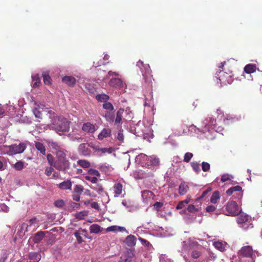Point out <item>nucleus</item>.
I'll return each instance as SVG.
<instances>
[{"label": "nucleus", "mask_w": 262, "mask_h": 262, "mask_svg": "<svg viewBox=\"0 0 262 262\" xmlns=\"http://www.w3.org/2000/svg\"><path fill=\"white\" fill-rule=\"evenodd\" d=\"M50 165V167L46 168L45 173L47 176L50 177L51 178L56 179L59 176V173L58 171H55L54 168Z\"/></svg>", "instance_id": "nucleus-12"}, {"label": "nucleus", "mask_w": 262, "mask_h": 262, "mask_svg": "<svg viewBox=\"0 0 262 262\" xmlns=\"http://www.w3.org/2000/svg\"><path fill=\"white\" fill-rule=\"evenodd\" d=\"M29 257L31 262H38L41 258V255L37 252H30L29 254Z\"/></svg>", "instance_id": "nucleus-21"}, {"label": "nucleus", "mask_w": 262, "mask_h": 262, "mask_svg": "<svg viewBox=\"0 0 262 262\" xmlns=\"http://www.w3.org/2000/svg\"><path fill=\"white\" fill-rule=\"evenodd\" d=\"M32 81L33 82L32 84L33 88H37L39 86L40 83V79L38 74H36L32 77Z\"/></svg>", "instance_id": "nucleus-31"}, {"label": "nucleus", "mask_w": 262, "mask_h": 262, "mask_svg": "<svg viewBox=\"0 0 262 262\" xmlns=\"http://www.w3.org/2000/svg\"><path fill=\"white\" fill-rule=\"evenodd\" d=\"M97 100L100 102H106L109 99V96L106 94H99L96 96Z\"/></svg>", "instance_id": "nucleus-35"}, {"label": "nucleus", "mask_w": 262, "mask_h": 262, "mask_svg": "<svg viewBox=\"0 0 262 262\" xmlns=\"http://www.w3.org/2000/svg\"><path fill=\"white\" fill-rule=\"evenodd\" d=\"M124 113V110L122 108H120L116 113V118L115 120H114L115 123L116 125H119L121 124L122 118V115Z\"/></svg>", "instance_id": "nucleus-23"}, {"label": "nucleus", "mask_w": 262, "mask_h": 262, "mask_svg": "<svg viewBox=\"0 0 262 262\" xmlns=\"http://www.w3.org/2000/svg\"><path fill=\"white\" fill-rule=\"evenodd\" d=\"M72 183L70 181H64L58 184V187L61 189H71Z\"/></svg>", "instance_id": "nucleus-25"}, {"label": "nucleus", "mask_w": 262, "mask_h": 262, "mask_svg": "<svg viewBox=\"0 0 262 262\" xmlns=\"http://www.w3.org/2000/svg\"><path fill=\"white\" fill-rule=\"evenodd\" d=\"M220 198V193L219 191H215L212 194L210 198V202L215 204L217 202V200Z\"/></svg>", "instance_id": "nucleus-38"}, {"label": "nucleus", "mask_w": 262, "mask_h": 262, "mask_svg": "<svg viewBox=\"0 0 262 262\" xmlns=\"http://www.w3.org/2000/svg\"><path fill=\"white\" fill-rule=\"evenodd\" d=\"M216 208L214 206L209 205L206 207V211L208 212H213L215 210Z\"/></svg>", "instance_id": "nucleus-57"}, {"label": "nucleus", "mask_w": 262, "mask_h": 262, "mask_svg": "<svg viewBox=\"0 0 262 262\" xmlns=\"http://www.w3.org/2000/svg\"><path fill=\"white\" fill-rule=\"evenodd\" d=\"M42 76L45 84L47 85H50L51 84L52 80L51 77L49 76V73L48 72H43L42 74Z\"/></svg>", "instance_id": "nucleus-30"}, {"label": "nucleus", "mask_w": 262, "mask_h": 262, "mask_svg": "<svg viewBox=\"0 0 262 262\" xmlns=\"http://www.w3.org/2000/svg\"><path fill=\"white\" fill-rule=\"evenodd\" d=\"M89 172H90V173H91L93 175H94L95 176H99V173L98 171L97 170H95V169H91L89 170Z\"/></svg>", "instance_id": "nucleus-60"}, {"label": "nucleus", "mask_w": 262, "mask_h": 262, "mask_svg": "<svg viewBox=\"0 0 262 262\" xmlns=\"http://www.w3.org/2000/svg\"><path fill=\"white\" fill-rule=\"evenodd\" d=\"M112 135V130L108 128H103L98 136V138L100 140H102L104 138L110 137Z\"/></svg>", "instance_id": "nucleus-13"}, {"label": "nucleus", "mask_w": 262, "mask_h": 262, "mask_svg": "<svg viewBox=\"0 0 262 262\" xmlns=\"http://www.w3.org/2000/svg\"><path fill=\"white\" fill-rule=\"evenodd\" d=\"M125 243L128 246L133 247L136 245V238L133 235H129L126 237Z\"/></svg>", "instance_id": "nucleus-17"}, {"label": "nucleus", "mask_w": 262, "mask_h": 262, "mask_svg": "<svg viewBox=\"0 0 262 262\" xmlns=\"http://www.w3.org/2000/svg\"><path fill=\"white\" fill-rule=\"evenodd\" d=\"M192 157L193 154L191 152H186L184 156V161L186 163H188Z\"/></svg>", "instance_id": "nucleus-43"}, {"label": "nucleus", "mask_w": 262, "mask_h": 262, "mask_svg": "<svg viewBox=\"0 0 262 262\" xmlns=\"http://www.w3.org/2000/svg\"><path fill=\"white\" fill-rule=\"evenodd\" d=\"M180 213L185 214L184 220L187 223L194 222L196 215L199 216L202 215L201 207H199V205L195 206L194 205H188L186 209L181 210Z\"/></svg>", "instance_id": "nucleus-3"}, {"label": "nucleus", "mask_w": 262, "mask_h": 262, "mask_svg": "<svg viewBox=\"0 0 262 262\" xmlns=\"http://www.w3.org/2000/svg\"><path fill=\"white\" fill-rule=\"evenodd\" d=\"M86 179L91 181L93 183H96L97 181V178L96 177L86 176Z\"/></svg>", "instance_id": "nucleus-56"}, {"label": "nucleus", "mask_w": 262, "mask_h": 262, "mask_svg": "<svg viewBox=\"0 0 262 262\" xmlns=\"http://www.w3.org/2000/svg\"><path fill=\"white\" fill-rule=\"evenodd\" d=\"M249 220V217L247 215H241L237 219V222L239 225L245 223Z\"/></svg>", "instance_id": "nucleus-33"}, {"label": "nucleus", "mask_w": 262, "mask_h": 262, "mask_svg": "<svg viewBox=\"0 0 262 262\" xmlns=\"http://www.w3.org/2000/svg\"><path fill=\"white\" fill-rule=\"evenodd\" d=\"M100 231V227L97 224H94L90 227V231L91 233H98Z\"/></svg>", "instance_id": "nucleus-32"}, {"label": "nucleus", "mask_w": 262, "mask_h": 262, "mask_svg": "<svg viewBox=\"0 0 262 262\" xmlns=\"http://www.w3.org/2000/svg\"><path fill=\"white\" fill-rule=\"evenodd\" d=\"M56 157L59 162L61 164H66V154L63 151L60 150H57L56 151Z\"/></svg>", "instance_id": "nucleus-20"}, {"label": "nucleus", "mask_w": 262, "mask_h": 262, "mask_svg": "<svg viewBox=\"0 0 262 262\" xmlns=\"http://www.w3.org/2000/svg\"><path fill=\"white\" fill-rule=\"evenodd\" d=\"M83 190V187L79 185H76L74 189V192L78 194H81Z\"/></svg>", "instance_id": "nucleus-45"}, {"label": "nucleus", "mask_w": 262, "mask_h": 262, "mask_svg": "<svg viewBox=\"0 0 262 262\" xmlns=\"http://www.w3.org/2000/svg\"><path fill=\"white\" fill-rule=\"evenodd\" d=\"M239 227L242 228L245 230H247L249 228H251L253 227L252 223H251V221H248L245 223H243L239 225Z\"/></svg>", "instance_id": "nucleus-41"}, {"label": "nucleus", "mask_w": 262, "mask_h": 262, "mask_svg": "<svg viewBox=\"0 0 262 262\" xmlns=\"http://www.w3.org/2000/svg\"><path fill=\"white\" fill-rule=\"evenodd\" d=\"M256 66L255 64H248L244 67V71L247 74H251L256 71Z\"/></svg>", "instance_id": "nucleus-24"}, {"label": "nucleus", "mask_w": 262, "mask_h": 262, "mask_svg": "<svg viewBox=\"0 0 262 262\" xmlns=\"http://www.w3.org/2000/svg\"><path fill=\"white\" fill-rule=\"evenodd\" d=\"M47 158L49 164H53L54 163V157L51 154H48Z\"/></svg>", "instance_id": "nucleus-58"}, {"label": "nucleus", "mask_w": 262, "mask_h": 262, "mask_svg": "<svg viewBox=\"0 0 262 262\" xmlns=\"http://www.w3.org/2000/svg\"><path fill=\"white\" fill-rule=\"evenodd\" d=\"M199 246V244L196 241L192 239H188L186 241H183L182 243L181 249L179 250L181 255L183 257L186 262H189V256L188 252L189 250L193 247Z\"/></svg>", "instance_id": "nucleus-4"}, {"label": "nucleus", "mask_w": 262, "mask_h": 262, "mask_svg": "<svg viewBox=\"0 0 262 262\" xmlns=\"http://www.w3.org/2000/svg\"><path fill=\"white\" fill-rule=\"evenodd\" d=\"M43 232L40 231L37 233L33 237V241L35 243H39L44 237Z\"/></svg>", "instance_id": "nucleus-34"}, {"label": "nucleus", "mask_w": 262, "mask_h": 262, "mask_svg": "<svg viewBox=\"0 0 262 262\" xmlns=\"http://www.w3.org/2000/svg\"><path fill=\"white\" fill-rule=\"evenodd\" d=\"M214 247L220 250V251H223L225 250V247L226 244L221 242H215L213 244Z\"/></svg>", "instance_id": "nucleus-29"}, {"label": "nucleus", "mask_w": 262, "mask_h": 262, "mask_svg": "<svg viewBox=\"0 0 262 262\" xmlns=\"http://www.w3.org/2000/svg\"><path fill=\"white\" fill-rule=\"evenodd\" d=\"M242 187L239 186L237 185L236 186H234V187H232L229 188V189H228L226 191V193L228 195H230L233 192L237 191V192H238V195L239 196L240 199H241L242 196V194L240 192V191L242 190Z\"/></svg>", "instance_id": "nucleus-19"}, {"label": "nucleus", "mask_w": 262, "mask_h": 262, "mask_svg": "<svg viewBox=\"0 0 262 262\" xmlns=\"http://www.w3.org/2000/svg\"><path fill=\"white\" fill-rule=\"evenodd\" d=\"M200 165H191L193 170L196 173H199L201 170Z\"/></svg>", "instance_id": "nucleus-59"}, {"label": "nucleus", "mask_w": 262, "mask_h": 262, "mask_svg": "<svg viewBox=\"0 0 262 262\" xmlns=\"http://www.w3.org/2000/svg\"><path fill=\"white\" fill-rule=\"evenodd\" d=\"M226 210L228 212V215L231 216L237 215L241 212V210H239L237 203L233 201L227 203Z\"/></svg>", "instance_id": "nucleus-7"}, {"label": "nucleus", "mask_w": 262, "mask_h": 262, "mask_svg": "<svg viewBox=\"0 0 262 262\" xmlns=\"http://www.w3.org/2000/svg\"><path fill=\"white\" fill-rule=\"evenodd\" d=\"M117 228H118L117 226H110V227H108L107 228V231H118V229H117Z\"/></svg>", "instance_id": "nucleus-63"}, {"label": "nucleus", "mask_w": 262, "mask_h": 262, "mask_svg": "<svg viewBox=\"0 0 262 262\" xmlns=\"http://www.w3.org/2000/svg\"><path fill=\"white\" fill-rule=\"evenodd\" d=\"M50 146L53 148H55L56 150H59V146L56 142H52L50 143Z\"/></svg>", "instance_id": "nucleus-62"}, {"label": "nucleus", "mask_w": 262, "mask_h": 262, "mask_svg": "<svg viewBox=\"0 0 262 262\" xmlns=\"http://www.w3.org/2000/svg\"><path fill=\"white\" fill-rule=\"evenodd\" d=\"M231 73V71H229V73H227L224 70L220 71L215 77L217 80V83H220L221 86L231 83L233 81Z\"/></svg>", "instance_id": "nucleus-6"}, {"label": "nucleus", "mask_w": 262, "mask_h": 262, "mask_svg": "<svg viewBox=\"0 0 262 262\" xmlns=\"http://www.w3.org/2000/svg\"><path fill=\"white\" fill-rule=\"evenodd\" d=\"M62 81L70 86H73L76 83V79L72 76H64L62 78Z\"/></svg>", "instance_id": "nucleus-16"}, {"label": "nucleus", "mask_w": 262, "mask_h": 262, "mask_svg": "<svg viewBox=\"0 0 262 262\" xmlns=\"http://www.w3.org/2000/svg\"><path fill=\"white\" fill-rule=\"evenodd\" d=\"M110 86L116 88L120 89L123 87V81L120 78H112L108 82Z\"/></svg>", "instance_id": "nucleus-10"}, {"label": "nucleus", "mask_w": 262, "mask_h": 262, "mask_svg": "<svg viewBox=\"0 0 262 262\" xmlns=\"http://www.w3.org/2000/svg\"><path fill=\"white\" fill-rule=\"evenodd\" d=\"M191 199L189 198H187V199L180 201L179 202L178 204L177 205L176 209L177 210H184L187 208V204L190 202Z\"/></svg>", "instance_id": "nucleus-18"}, {"label": "nucleus", "mask_w": 262, "mask_h": 262, "mask_svg": "<svg viewBox=\"0 0 262 262\" xmlns=\"http://www.w3.org/2000/svg\"><path fill=\"white\" fill-rule=\"evenodd\" d=\"M114 149L112 147L110 148H101L100 149V152L99 153V155L102 156L105 155L106 153L111 154Z\"/></svg>", "instance_id": "nucleus-37"}, {"label": "nucleus", "mask_w": 262, "mask_h": 262, "mask_svg": "<svg viewBox=\"0 0 262 262\" xmlns=\"http://www.w3.org/2000/svg\"><path fill=\"white\" fill-rule=\"evenodd\" d=\"M74 235H75V236L76 237V239H77V242L79 243V244H80L81 243L83 242V239H82V237L80 236V234L79 233V232L78 231H76L74 233Z\"/></svg>", "instance_id": "nucleus-46"}, {"label": "nucleus", "mask_w": 262, "mask_h": 262, "mask_svg": "<svg viewBox=\"0 0 262 262\" xmlns=\"http://www.w3.org/2000/svg\"><path fill=\"white\" fill-rule=\"evenodd\" d=\"M154 194L149 190H144L142 192V198L143 202L146 204H148L151 199H152Z\"/></svg>", "instance_id": "nucleus-11"}, {"label": "nucleus", "mask_w": 262, "mask_h": 262, "mask_svg": "<svg viewBox=\"0 0 262 262\" xmlns=\"http://www.w3.org/2000/svg\"><path fill=\"white\" fill-rule=\"evenodd\" d=\"M82 130L86 133H93L96 130L95 126L90 122L84 123L82 127Z\"/></svg>", "instance_id": "nucleus-14"}, {"label": "nucleus", "mask_w": 262, "mask_h": 262, "mask_svg": "<svg viewBox=\"0 0 262 262\" xmlns=\"http://www.w3.org/2000/svg\"><path fill=\"white\" fill-rule=\"evenodd\" d=\"M104 116L106 119V120L108 122L112 123L114 121L115 115L114 113V111H106Z\"/></svg>", "instance_id": "nucleus-27"}, {"label": "nucleus", "mask_w": 262, "mask_h": 262, "mask_svg": "<svg viewBox=\"0 0 262 262\" xmlns=\"http://www.w3.org/2000/svg\"><path fill=\"white\" fill-rule=\"evenodd\" d=\"M37 222V219L36 218H33L26 222L27 223H28L29 226L30 228L31 227L34 225Z\"/></svg>", "instance_id": "nucleus-54"}, {"label": "nucleus", "mask_w": 262, "mask_h": 262, "mask_svg": "<svg viewBox=\"0 0 262 262\" xmlns=\"http://www.w3.org/2000/svg\"><path fill=\"white\" fill-rule=\"evenodd\" d=\"M139 240L141 242V244L143 245H144L145 246H146L147 247H152V246L150 244V243L148 241H146V239H143L141 237H139Z\"/></svg>", "instance_id": "nucleus-48"}, {"label": "nucleus", "mask_w": 262, "mask_h": 262, "mask_svg": "<svg viewBox=\"0 0 262 262\" xmlns=\"http://www.w3.org/2000/svg\"><path fill=\"white\" fill-rule=\"evenodd\" d=\"M203 124L204 125L203 132H210L211 130L215 129L216 120L212 117L206 118L203 121Z\"/></svg>", "instance_id": "nucleus-9"}, {"label": "nucleus", "mask_w": 262, "mask_h": 262, "mask_svg": "<svg viewBox=\"0 0 262 262\" xmlns=\"http://www.w3.org/2000/svg\"><path fill=\"white\" fill-rule=\"evenodd\" d=\"M36 149L43 155L46 154V147L44 144L40 142H35L34 144Z\"/></svg>", "instance_id": "nucleus-22"}, {"label": "nucleus", "mask_w": 262, "mask_h": 262, "mask_svg": "<svg viewBox=\"0 0 262 262\" xmlns=\"http://www.w3.org/2000/svg\"><path fill=\"white\" fill-rule=\"evenodd\" d=\"M201 252L197 250H192L191 253V257L193 259L198 258L201 256Z\"/></svg>", "instance_id": "nucleus-42"}, {"label": "nucleus", "mask_w": 262, "mask_h": 262, "mask_svg": "<svg viewBox=\"0 0 262 262\" xmlns=\"http://www.w3.org/2000/svg\"><path fill=\"white\" fill-rule=\"evenodd\" d=\"M258 256L259 253L253 252L251 246L243 247L238 252L239 262H255L256 256Z\"/></svg>", "instance_id": "nucleus-2"}, {"label": "nucleus", "mask_w": 262, "mask_h": 262, "mask_svg": "<svg viewBox=\"0 0 262 262\" xmlns=\"http://www.w3.org/2000/svg\"><path fill=\"white\" fill-rule=\"evenodd\" d=\"M113 188L115 193V196H118L122 193V185L121 183H117L115 184Z\"/></svg>", "instance_id": "nucleus-26"}, {"label": "nucleus", "mask_w": 262, "mask_h": 262, "mask_svg": "<svg viewBox=\"0 0 262 262\" xmlns=\"http://www.w3.org/2000/svg\"><path fill=\"white\" fill-rule=\"evenodd\" d=\"M160 262H172V261L166 255L162 254L160 256Z\"/></svg>", "instance_id": "nucleus-47"}, {"label": "nucleus", "mask_w": 262, "mask_h": 262, "mask_svg": "<svg viewBox=\"0 0 262 262\" xmlns=\"http://www.w3.org/2000/svg\"><path fill=\"white\" fill-rule=\"evenodd\" d=\"M117 139L118 140L122 142L123 141V140H124V136H123V134L122 133V131L121 130H119V132L118 133V135H117Z\"/></svg>", "instance_id": "nucleus-55"}, {"label": "nucleus", "mask_w": 262, "mask_h": 262, "mask_svg": "<svg viewBox=\"0 0 262 262\" xmlns=\"http://www.w3.org/2000/svg\"><path fill=\"white\" fill-rule=\"evenodd\" d=\"M150 161L151 164H159L160 163L159 159L154 156L150 157Z\"/></svg>", "instance_id": "nucleus-51"}, {"label": "nucleus", "mask_w": 262, "mask_h": 262, "mask_svg": "<svg viewBox=\"0 0 262 262\" xmlns=\"http://www.w3.org/2000/svg\"><path fill=\"white\" fill-rule=\"evenodd\" d=\"M26 148V144L20 143L19 144H12L9 146V152L12 155L20 154L24 152Z\"/></svg>", "instance_id": "nucleus-8"}, {"label": "nucleus", "mask_w": 262, "mask_h": 262, "mask_svg": "<svg viewBox=\"0 0 262 262\" xmlns=\"http://www.w3.org/2000/svg\"><path fill=\"white\" fill-rule=\"evenodd\" d=\"M163 206V203L160 202H156L154 205V208L156 210H159Z\"/></svg>", "instance_id": "nucleus-49"}, {"label": "nucleus", "mask_w": 262, "mask_h": 262, "mask_svg": "<svg viewBox=\"0 0 262 262\" xmlns=\"http://www.w3.org/2000/svg\"><path fill=\"white\" fill-rule=\"evenodd\" d=\"M64 204V202L62 200H58L54 202V205L57 207H61Z\"/></svg>", "instance_id": "nucleus-52"}, {"label": "nucleus", "mask_w": 262, "mask_h": 262, "mask_svg": "<svg viewBox=\"0 0 262 262\" xmlns=\"http://www.w3.org/2000/svg\"><path fill=\"white\" fill-rule=\"evenodd\" d=\"M9 210V207L5 204L0 205V212H8Z\"/></svg>", "instance_id": "nucleus-50"}, {"label": "nucleus", "mask_w": 262, "mask_h": 262, "mask_svg": "<svg viewBox=\"0 0 262 262\" xmlns=\"http://www.w3.org/2000/svg\"><path fill=\"white\" fill-rule=\"evenodd\" d=\"M234 177L232 175L228 173H224L221 176V181L224 183L228 180H231Z\"/></svg>", "instance_id": "nucleus-36"}, {"label": "nucleus", "mask_w": 262, "mask_h": 262, "mask_svg": "<svg viewBox=\"0 0 262 262\" xmlns=\"http://www.w3.org/2000/svg\"><path fill=\"white\" fill-rule=\"evenodd\" d=\"M211 190V188L209 187L206 190H204L201 196H199V199H203L206 195Z\"/></svg>", "instance_id": "nucleus-53"}, {"label": "nucleus", "mask_w": 262, "mask_h": 262, "mask_svg": "<svg viewBox=\"0 0 262 262\" xmlns=\"http://www.w3.org/2000/svg\"><path fill=\"white\" fill-rule=\"evenodd\" d=\"M88 147L89 146L85 143L80 144L78 147V150L80 153L84 156L90 155L91 150Z\"/></svg>", "instance_id": "nucleus-15"}, {"label": "nucleus", "mask_w": 262, "mask_h": 262, "mask_svg": "<svg viewBox=\"0 0 262 262\" xmlns=\"http://www.w3.org/2000/svg\"><path fill=\"white\" fill-rule=\"evenodd\" d=\"M51 122V128L57 133L66 132L69 130L70 122L64 117L55 115L54 113Z\"/></svg>", "instance_id": "nucleus-1"}, {"label": "nucleus", "mask_w": 262, "mask_h": 262, "mask_svg": "<svg viewBox=\"0 0 262 262\" xmlns=\"http://www.w3.org/2000/svg\"><path fill=\"white\" fill-rule=\"evenodd\" d=\"M137 66L138 67L142 73L143 76L145 79V82L147 83L148 86L152 87V76L151 74V70L148 64L145 65L143 62L139 60L137 62Z\"/></svg>", "instance_id": "nucleus-5"}, {"label": "nucleus", "mask_w": 262, "mask_h": 262, "mask_svg": "<svg viewBox=\"0 0 262 262\" xmlns=\"http://www.w3.org/2000/svg\"><path fill=\"white\" fill-rule=\"evenodd\" d=\"M84 215H85V214L83 212H80L76 214V218L79 219H83V217Z\"/></svg>", "instance_id": "nucleus-64"}, {"label": "nucleus", "mask_w": 262, "mask_h": 262, "mask_svg": "<svg viewBox=\"0 0 262 262\" xmlns=\"http://www.w3.org/2000/svg\"><path fill=\"white\" fill-rule=\"evenodd\" d=\"M188 190V186L185 183H182L179 188V192L180 195L185 194Z\"/></svg>", "instance_id": "nucleus-28"}, {"label": "nucleus", "mask_w": 262, "mask_h": 262, "mask_svg": "<svg viewBox=\"0 0 262 262\" xmlns=\"http://www.w3.org/2000/svg\"><path fill=\"white\" fill-rule=\"evenodd\" d=\"M33 113L36 118L40 119H42V113L38 108H35L33 110Z\"/></svg>", "instance_id": "nucleus-44"}, {"label": "nucleus", "mask_w": 262, "mask_h": 262, "mask_svg": "<svg viewBox=\"0 0 262 262\" xmlns=\"http://www.w3.org/2000/svg\"><path fill=\"white\" fill-rule=\"evenodd\" d=\"M103 108L106 110V111H113L114 110L112 104L108 102H105L103 104Z\"/></svg>", "instance_id": "nucleus-40"}, {"label": "nucleus", "mask_w": 262, "mask_h": 262, "mask_svg": "<svg viewBox=\"0 0 262 262\" xmlns=\"http://www.w3.org/2000/svg\"><path fill=\"white\" fill-rule=\"evenodd\" d=\"M29 228L30 227L29 226L28 223H27V222L24 223L20 226L19 231L21 233L25 234V232L29 231Z\"/></svg>", "instance_id": "nucleus-39"}, {"label": "nucleus", "mask_w": 262, "mask_h": 262, "mask_svg": "<svg viewBox=\"0 0 262 262\" xmlns=\"http://www.w3.org/2000/svg\"><path fill=\"white\" fill-rule=\"evenodd\" d=\"M72 198L73 200L78 202L80 200V194L75 193L72 195Z\"/></svg>", "instance_id": "nucleus-61"}]
</instances>
